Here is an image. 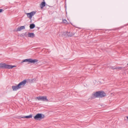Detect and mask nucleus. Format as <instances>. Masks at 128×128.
I'll list each match as a JSON object with an SVG mask.
<instances>
[{
	"mask_svg": "<svg viewBox=\"0 0 128 128\" xmlns=\"http://www.w3.org/2000/svg\"><path fill=\"white\" fill-rule=\"evenodd\" d=\"M94 96L96 98L103 97L106 95L105 93L103 91H98L96 92L93 94Z\"/></svg>",
	"mask_w": 128,
	"mask_h": 128,
	"instance_id": "f257e3e1",
	"label": "nucleus"
},
{
	"mask_svg": "<svg viewBox=\"0 0 128 128\" xmlns=\"http://www.w3.org/2000/svg\"><path fill=\"white\" fill-rule=\"evenodd\" d=\"M15 66L7 64L5 63H0V68L2 69H11L16 67Z\"/></svg>",
	"mask_w": 128,
	"mask_h": 128,
	"instance_id": "f03ea898",
	"label": "nucleus"
},
{
	"mask_svg": "<svg viewBox=\"0 0 128 128\" xmlns=\"http://www.w3.org/2000/svg\"><path fill=\"white\" fill-rule=\"evenodd\" d=\"M38 61V60L36 59H32L31 58L26 59L22 60V63L24 62H28V64L30 63H34L35 62H37Z\"/></svg>",
	"mask_w": 128,
	"mask_h": 128,
	"instance_id": "7ed1b4c3",
	"label": "nucleus"
},
{
	"mask_svg": "<svg viewBox=\"0 0 128 128\" xmlns=\"http://www.w3.org/2000/svg\"><path fill=\"white\" fill-rule=\"evenodd\" d=\"M36 99H37L38 100H41L43 101H48V100L47 99L46 97L44 96H39L36 98Z\"/></svg>",
	"mask_w": 128,
	"mask_h": 128,
	"instance_id": "20e7f679",
	"label": "nucleus"
},
{
	"mask_svg": "<svg viewBox=\"0 0 128 128\" xmlns=\"http://www.w3.org/2000/svg\"><path fill=\"white\" fill-rule=\"evenodd\" d=\"M26 80H25L23 81L20 82L18 84V86L20 88L24 87L25 84H26Z\"/></svg>",
	"mask_w": 128,
	"mask_h": 128,
	"instance_id": "39448f33",
	"label": "nucleus"
},
{
	"mask_svg": "<svg viewBox=\"0 0 128 128\" xmlns=\"http://www.w3.org/2000/svg\"><path fill=\"white\" fill-rule=\"evenodd\" d=\"M36 13V12L34 11H32L30 13H27L26 14L28 17L30 19H31L33 16Z\"/></svg>",
	"mask_w": 128,
	"mask_h": 128,
	"instance_id": "423d86ee",
	"label": "nucleus"
},
{
	"mask_svg": "<svg viewBox=\"0 0 128 128\" xmlns=\"http://www.w3.org/2000/svg\"><path fill=\"white\" fill-rule=\"evenodd\" d=\"M42 115L41 114H38L34 117L35 120H38L42 119Z\"/></svg>",
	"mask_w": 128,
	"mask_h": 128,
	"instance_id": "0eeeda50",
	"label": "nucleus"
},
{
	"mask_svg": "<svg viewBox=\"0 0 128 128\" xmlns=\"http://www.w3.org/2000/svg\"><path fill=\"white\" fill-rule=\"evenodd\" d=\"M63 34L66 36L71 37L73 35V34L71 32H66L63 33Z\"/></svg>",
	"mask_w": 128,
	"mask_h": 128,
	"instance_id": "6e6552de",
	"label": "nucleus"
},
{
	"mask_svg": "<svg viewBox=\"0 0 128 128\" xmlns=\"http://www.w3.org/2000/svg\"><path fill=\"white\" fill-rule=\"evenodd\" d=\"M12 88L13 91H16L20 89L18 85L16 86H12Z\"/></svg>",
	"mask_w": 128,
	"mask_h": 128,
	"instance_id": "1a4fd4ad",
	"label": "nucleus"
},
{
	"mask_svg": "<svg viewBox=\"0 0 128 128\" xmlns=\"http://www.w3.org/2000/svg\"><path fill=\"white\" fill-rule=\"evenodd\" d=\"M25 28V26H22L20 27H18L17 28V31H20L24 29Z\"/></svg>",
	"mask_w": 128,
	"mask_h": 128,
	"instance_id": "9d476101",
	"label": "nucleus"
},
{
	"mask_svg": "<svg viewBox=\"0 0 128 128\" xmlns=\"http://www.w3.org/2000/svg\"><path fill=\"white\" fill-rule=\"evenodd\" d=\"M28 37L33 38L35 36V34L33 33H29L28 34Z\"/></svg>",
	"mask_w": 128,
	"mask_h": 128,
	"instance_id": "9b49d317",
	"label": "nucleus"
},
{
	"mask_svg": "<svg viewBox=\"0 0 128 128\" xmlns=\"http://www.w3.org/2000/svg\"><path fill=\"white\" fill-rule=\"evenodd\" d=\"M32 117V114H30L29 116H24L22 117V118H31Z\"/></svg>",
	"mask_w": 128,
	"mask_h": 128,
	"instance_id": "f8f14e48",
	"label": "nucleus"
},
{
	"mask_svg": "<svg viewBox=\"0 0 128 128\" xmlns=\"http://www.w3.org/2000/svg\"><path fill=\"white\" fill-rule=\"evenodd\" d=\"M46 5V3L45 2H43L41 3L40 6L41 8H42L43 7H44Z\"/></svg>",
	"mask_w": 128,
	"mask_h": 128,
	"instance_id": "ddd939ff",
	"label": "nucleus"
},
{
	"mask_svg": "<svg viewBox=\"0 0 128 128\" xmlns=\"http://www.w3.org/2000/svg\"><path fill=\"white\" fill-rule=\"evenodd\" d=\"M35 27V25L34 24H31L30 25V29L34 28Z\"/></svg>",
	"mask_w": 128,
	"mask_h": 128,
	"instance_id": "4468645a",
	"label": "nucleus"
},
{
	"mask_svg": "<svg viewBox=\"0 0 128 128\" xmlns=\"http://www.w3.org/2000/svg\"><path fill=\"white\" fill-rule=\"evenodd\" d=\"M63 22L64 23H66L67 22V21L65 19H63L62 20Z\"/></svg>",
	"mask_w": 128,
	"mask_h": 128,
	"instance_id": "2eb2a0df",
	"label": "nucleus"
},
{
	"mask_svg": "<svg viewBox=\"0 0 128 128\" xmlns=\"http://www.w3.org/2000/svg\"><path fill=\"white\" fill-rule=\"evenodd\" d=\"M122 67H116L115 69H122Z\"/></svg>",
	"mask_w": 128,
	"mask_h": 128,
	"instance_id": "dca6fc26",
	"label": "nucleus"
},
{
	"mask_svg": "<svg viewBox=\"0 0 128 128\" xmlns=\"http://www.w3.org/2000/svg\"><path fill=\"white\" fill-rule=\"evenodd\" d=\"M4 11V10L2 9H0V12H2Z\"/></svg>",
	"mask_w": 128,
	"mask_h": 128,
	"instance_id": "f3484780",
	"label": "nucleus"
},
{
	"mask_svg": "<svg viewBox=\"0 0 128 128\" xmlns=\"http://www.w3.org/2000/svg\"><path fill=\"white\" fill-rule=\"evenodd\" d=\"M126 117L127 118V120L125 119L126 120H127V122H128V116H126Z\"/></svg>",
	"mask_w": 128,
	"mask_h": 128,
	"instance_id": "a211bd4d",
	"label": "nucleus"
},
{
	"mask_svg": "<svg viewBox=\"0 0 128 128\" xmlns=\"http://www.w3.org/2000/svg\"><path fill=\"white\" fill-rule=\"evenodd\" d=\"M127 65H128V64Z\"/></svg>",
	"mask_w": 128,
	"mask_h": 128,
	"instance_id": "6ab92c4d",
	"label": "nucleus"
}]
</instances>
